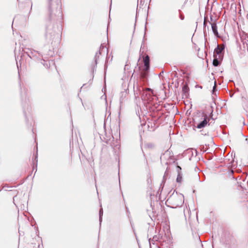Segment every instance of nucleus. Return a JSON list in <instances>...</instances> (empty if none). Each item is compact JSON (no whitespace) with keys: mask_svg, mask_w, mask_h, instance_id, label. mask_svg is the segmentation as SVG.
<instances>
[{"mask_svg":"<svg viewBox=\"0 0 248 248\" xmlns=\"http://www.w3.org/2000/svg\"><path fill=\"white\" fill-rule=\"evenodd\" d=\"M26 53L30 58L33 60L41 61V63L46 68H49L51 64H54L53 61L50 60V58L54 54V51L50 48L47 53H45V49H44L43 54L34 50H30L29 51L26 52Z\"/></svg>","mask_w":248,"mask_h":248,"instance_id":"f257e3e1","label":"nucleus"},{"mask_svg":"<svg viewBox=\"0 0 248 248\" xmlns=\"http://www.w3.org/2000/svg\"><path fill=\"white\" fill-rule=\"evenodd\" d=\"M59 39V34L58 33H56L50 28H47L46 29V33L45 34V40L48 45L51 44V45H53V44L58 43Z\"/></svg>","mask_w":248,"mask_h":248,"instance_id":"f03ea898","label":"nucleus"},{"mask_svg":"<svg viewBox=\"0 0 248 248\" xmlns=\"http://www.w3.org/2000/svg\"><path fill=\"white\" fill-rule=\"evenodd\" d=\"M213 109L212 107L209 106L207 108L206 113H202V117H203V120L197 124V128L201 129L207 125L208 122L209 121V119L208 117V114H209V116L211 117L213 115Z\"/></svg>","mask_w":248,"mask_h":248,"instance_id":"7ed1b4c3","label":"nucleus"},{"mask_svg":"<svg viewBox=\"0 0 248 248\" xmlns=\"http://www.w3.org/2000/svg\"><path fill=\"white\" fill-rule=\"evenodd\" d=\"M140 87L139 88V93L141 95V99L148 103L150 102L152 99L153 94V91L150 88H145L144 89L143 88Z\"/></svg>","mask_w":248,"mask_h":248,"instance_id":"20e7f679","label":"nucleus"},{"mask_svg":"<svg viewBox=\"0 0 248 248\" xmlns=\"http://www.w3.org/2000/svg\"><path fill=\"white\" fill-rule=\"evenodd\" d=\"M169 200L172 205V208L181 206L184 202V197L183 195H174L170 197Z\"/></svg>","mask_w":248,"mask_h":248,"instance_id":"39448f33","label":"nucleus"},{"mask_svg":"<svg viewBox=\"0 0 248 248\" xmlns=\"http://www.w3.org/2000/svg\"><path fill=\"white\" fill-rule=\"evenodd\" d=\"M59 1L60 0H47L48 8L50 15L55 8H58Z\"/></svg>","mask_w":248,"mask_h":248,"instance_id":"423d86ee","label":"nucleus"},{"mask_svg":"<svg viewBox=\"0 0 248 248\" xmlns=\"http://www.w3.org/2000/svg\"><path fill=\"white\" fill-rule=\"evenodd\" d=\"M104 50H105V47L102 44L100 46L99 51L96 53L95 55L94 56V61L96 65L97 63V61L99 58L100 55H101V53Z\"/></svg>","mask_w":248,"mask_h":248,"instance_id":"0eeeda50","label":"nucleus"},{"mask_svg":"<svg viewBox=\"0 0 248 248\" xmlns=\"http://www.w3.org/2000/svg\"><path fill=\"white\" fill-rule=\"evenodd\" d=\"M223 50V48L220 47L218 46H217L214 50V56H217L218 58H220L221 57V54Z\"/></svg>","mask_w":248,"mask_h":248,"instance_id":"6e6552de","label":"nucleus"},{"mask_svg":"<svg viewBox=\"0 0 248 248\" xmlns=\"http://www.w3.org/2000/svg\"><path fill=\"white\" fill-rule=\"evenodd\" d=\"M143 62L144 65L145 70H149L150 68V58L148 55H146L143 58Z\"/></svg>","mask_w":248,"mask_h":248,"instance_id":"1a4fd4ad","label":"nucleus"},{"mask_svg":"<svg viewBox=\"0 0 248 248\" xmlns=\"http://www.w3.org/2000/svg\"><path fill=\"white\" fill-rule=\"evenodd\" d=\"M181 170H182V169L180 166H177V171L178 174H177V177L176 178V181L178 183H181L182 182V173L181 172Z\"/></svg>","mask_w":248,"mask_h":248,"instance_id":"9d476101","label":"nucleus"},{"mask_svg":"<svg viewBox=\"0 0 248 248\" xmlns=\"http://www.w3.org/2000/svg\"><path fill=\"white\" fill-rule=\"evenodd\" d=\"M210 23L211 25L212 30L213 31V32L214 35L215 36H216L217 37H218L219 35H218V33L217 31V28L216 23L215 22H214Z\"/></svg>","mask_w":248,"mask_h":248,"instance_id":"9b49d317","label":"nucleus"},{"mask_svg":"<svg viewBox=\"0 0 248 248\" xmlns=\"http://www.w3.org/2000/svg\"><path fill=\"white\" fill-rule=\"evenodd\" d=\"M160 238V236L159 235H155L154 236L152 239L150 238L149 239V242L150 243V245L151 246V244H155V242H157L159 240Z\"/></svg>","mask_w":248,"mask_h":248,"instance_id":"f8f14e48","label":"nucleus"},{"mask_svg":"<svg viewBox=\"0 0 248 248\" xmlns=\"http://www.w3.org/2000/svg\"><path fill=\"white\" fill-rule=\"evenodd\" d=\"M206 27H207V30H208L209 27H208V26H207V22L206 20V18L204 17V22H203V30H204V35L205 42L207 41V39L206 38Z\"/></svg>","mask_w":248,"mask_h":248,"instance_id":"ddd939ff","label":"nucleus"},{"mask_svg":"<svg viewBox=\"0 0 248 248\" xmlns=\"http://www.w3.org/2000/svg\"><path fill=\"white\" fill-rule=\"evenodd\" d=\"M214 59L213 60V64L215 66H217L220 63V61L218 60V59L219 58H218V57H217V56H214Z\"/></svg>","mask_w":248,"mask_h":248,"instance_id":"4468645a","label":"nucleus"},{"mask_svg":"<svg viewBox=\"0 0 248 248\" xmlns=\"http://www.w3.org/2000/svg\"><path fill=\"white\" fill-rule=\"evenodd\" d=\"M148 70H145V68H144V70L141 72L140 76L142 79H145L147 78L148 75Z\"/></svg>","mask_w":248,"mask_h":248,"instance_id":"2eb2a0df","label":"nucleus"},{"mask_svg":"<svg viewBox=\"0 0 248 248\" xmlns=\"http://www.w3.org/2000/svg\"><path fill=\"white\" fill-rule=\"evenodd\" d=\"M103 209L101 208L99 210V221H100V224H101V222L102 220V216H103Z\"/></svg>","mask_w":248,"mask_h":248,"instance_id":"dca6fc26","label":"nucleus"},{"mask_svg":"<svg viewBox=\"0 0 248 248\" xmlns=\"http://www.w3.org/2000/svg\"><path fill=\"white\" fill-rule=\"evenodd\" d=\"M187 90H188V87L187 86L185 85V86H183V91L185 93H186L187 92Z\"/></svg>","mask_w":248,"mask_h":248,"instance_id":"f3484780","label":"nucleus"},{"mask_svg":"<svg viewBox=\"0 0 248 248\" xmlns=\"http://www.w3.org/2000/svg\"><path fill=\"white\" fill-rule=\"evenodd\" d=\"M179 13L180 14V18L181 19V20H184V16H183V15L181 14V10H179Z\"/></svg>","mask_w":248,"mask_h":248,"instance_id":"a211bd4d","label":"nucleus"},{"mask_svg":"<svg viewBox=\"0 0 248 248\" xmlns=\"http://www.w3.org/2000/svg\"><path fill=\"white\" fill-rule=\"evenodd\" d=\"M216 83H215V85L213 87V91H212L213 94L215 93V92H216Z\"/></svg>","mask_w":248,"mask_h":248,"instance_id":"6ab92c4d","label":"nucleus"},{"mask_svg":"<svg viewBox=\"0 0 248 248\" xmlns=\"http://www.w3.org/2000/svg\"><path fill=\"white\" fill-rule=\"evenodd\" d=\"M147 146L148 147H150V148H151V147H152L153 146V145L152 144H151V143H148V144H147Z\"/></svg>","mask_w":248,"mask_h":248,"instance_id":"aec40b11","label":"nucleus"},{"mask_svg":"<svg viewBox=\"0 0 248 248\" xmlns=\"http://www.w3.org/2000/svg\"><path fill=\"white\" fill-rule=\"evenodd\" d=\"M236 171H237V172H241V170L240 169H237V170H236Z\"/></svg>","mask_w":248,"mask_h":248,"instance_id":"412c9836","label":"nucleus"},{"mask_svg":"<svg viewBox=\"0 0 248 248\" xmlns=\"http://www.w3.org/2000/svg\"><path fill=\"white\" fill-rule=\"evenodd\" d=\"M247 42H248V40H245L244 42V44L246 43L247 44Z\"/></svg>","mask_w":248,"mask_h":248,"instance_id":"4be33fe9","label":"nucleus"},{"mask_svg":"<svg viewBox=\"0 0 248 248\" xmlns=\"http://www.w3.org/2000/svg\"><path fill=\"white\" fill-rule=\"evenodd\" d=\"M37 158V153L36 154V155L35 156V159H36Z\"/></svg>","mask_w":248,"mask_h":248,"instance_id":"5701e85b","label":"nucleus"},{"mask_svg":"<svg viewBox=\"0 0 248 248\" xmlns=\"http://www.w3.org/2000/svg\"><path fill=\"white\" fill-rule=\"evenodd\" d=\"M246 37H247V39H248V34L246 35Z\"/></svg>","mask_w":248,"mask_h":248,"instance_id":"b1692460","label":"nucleus"},{"mask_svg":"<svg viewBox=\"0 0 248 248\" xmlns=\"http://www.w3.org/2000/svg\"><path fill=\"white\" fill-rule=\"evenodd\" d=\"M134 92H135V93H135V94H136H136H138V93H137V91H134Z\"/></svg>","mask_w":248,"mask_h":248,"instance_id":"393cba45","label":"nucleus"},{"mask_svg":"<svg viewBox=\"0 0 248 248\" xmlns=\"http://www.w3.org/2000/svg\"><path fill=\"white\" fill-rule=\"evenodd\" d=\"M210 19H211V20L212 21L213 19H212V17H210Z\"/></svg>","mask_w":248,"mask_h":248,"instance_id":"a878e982","label":"nucleus"},{"mask_svg":"<svg viewBox=\"0 0 248 248\" xmlns=\"http://www.w3.org/2000/svg\"><path fill=\"white\" fill-rule=\"evenodd\" d=\"M247 16V18L248 19V14Z\"/></svg>","mask_w":248,"mask_h":248,"instance_id":"bb28decb","label":"nucleus"}]
</instances>
